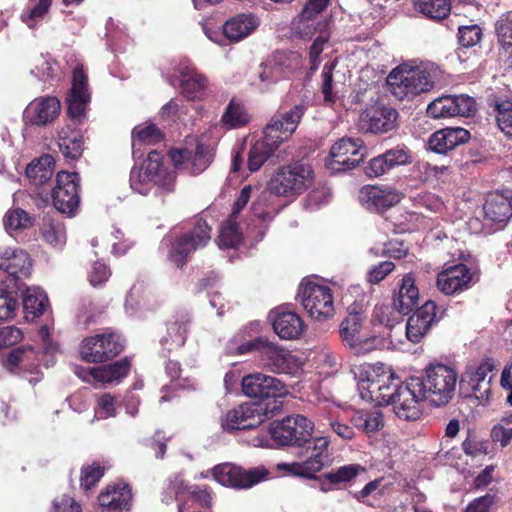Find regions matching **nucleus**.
I'll list each match as a JSON object with an SVG mask.
<instances>
[{
  "instance_id": "39448f33",
  "label": "nucleus",
  "mask_w": 512,
  "mask_h": 512,
  "mask_svg": "<svg viewBox=\"0 0 512 512\" xmlns=\"http://www.w3.org/2000/svg\"><path fill=\"white\" fill-rule=\"evenodd\" d=\"M365 316L359 312H350L340 325V335L348 347L356 353H366L377 348H390L394 345L392 340H385L384 337L366 332L363 323Z\"/></svg>"
},
{
  "instance_id": "ddd939ff",
  "label": "nucleus",
  "mask_w": 512,
  "mask_h": 512,
  "mask_svg": "<svg viewBox=\"0 0 512 512\" xmlns=\"http://www.w3.org/2000/svg\"><path fill=\"white\" fill-rule=\"evenodd\" d=\"M122 349L123 343L120 336L110 332L84 338L80 344L79 353L84 361L99 363L115 357Z\"/></svg>"
},
{
  "instance_id": "a211bd4d",
  "label": "nucleus",
  "mask_w": 512,
  "mask_h": 512,
  "mask_svg": "<svg viewBox=\"0 0 512 512\" xmlns=\"http://www.w3.org/2000/svg\"><path fill=\"white\" fill-rule=\"evenodd\" d=\"M266 418L265 408L261 404L244 403L228 411L222 420L226 431L252 429L259 426Z\"/></svg>"
},
{
  "instance_id": "b1692460",
  "label": "nucleus",
  "mask_w": 512,
  "mask_h": 512,
  "mask_svg": "<svg viewBox=\"0 0 512 512\" xmlns=\"http://www.w3.org/2000/svg\"><path fill=\"white\" fill-rule=\"evenodd\" d=\"M130 362L127 359L112 364L90 368L87 371H76V374L86 382L94 380L102 385L118 384L128 375Z\"/></svg>"
},
{
  "instance_id": "2f4dec72",
  "label": "nucleus",
  "mask_w": 512,
  "mask_h": 512,
  "mask_svg": "<svg viewBox=\"0 0 512 512\" xmlns=\"http://www.w3.org/2000/svg\"><path fill=\"white\" fill-rule=\"evenodd\" d=\"M0 269L20 278L30 274L31 260L28 253L18 248H0Z\"/></svg>"
},
{
  "instance_id": "423d86ee",
  "label": "nucleus",
  "mask_w": 512,
  "mask_h": 512,
  "mask_svg": "<svg viewBox=\"0 0 512 512\" xmlns=\"http://www.w3.org/2000/svg\"><path fill=\"white\" fill-rule=\"evenodd\" d=\"M314 179L311 166L295 162L280 168L269 182V189L276 195L295 197L310 187Z\"/></svg>"
},
{
  "instance_id": "0e129e2a",
  "label": "nucleus",
  "mask_w": 512,
  "mask_h": 512,
  "mask_svg": "<svg viewBox=\"0 0 512 512\" xmlns=\"http://www.w3.org/2000/svg\"><path fill=\"white\" fill-rule=\"evenodd\" d=\"M116 415V404L114 397L104 393L97 398L95 416L98 419H107Z\"/></svg>"
},
{
  "instance_id": "c03bdc74",
  "label": "nucleus",
  "mask_w": 512,
  "mask_h": 512,
  "mask_svg": "<svg viewBox=\"0 0 512 512\" xmlns=\"http://www.w3.org/2000/svg\"><path fill=\"white\" fill-rule=\"evenodd\" d=\"M52 0H29L26 8L21 14V20L30 29L42 24L48 15Z\"/></svg>"
},
{
  "instance_id": "6e6d98bb",
  "label": "nucleus",
  "mask_w": 512,
  "mask_h": 512,
  "mask_svg": "<svg viewBox=\"0 0 512 512\" xmlns=\"http://www.w3.org/2000/svg\"><path fill=\"white\" fill-rule=\"evenodd\" d=\"M412 171L419 180L432 181L447 175L449 168L444 165H433L428 161H418L414 164Z\"/></svg>"
},
{
  "instance_id": "69168bd1",
  "label": "nucleus",
  "mask_w": 512,
  "mask_h": 512,
  "mask_svg": "<svg viewBox=\"0 0 512 512\" xmlns=\"http://www.w3.org/2000/svg\"><path fill=\"white\" fill-rule=\"evenodd\" d=\"M17 306V298L12 292L0 290V320L12 319Z\"/></svg>"
},
{
  "instance_id": "de8ad7c7",
  "label": "nucleus",
  "mask_w": 512,
  "mask_h": 512,
  "mask_svg": "<svg viewBox=\"0 0 512 512\" xmlns=\"http://www.w3.org/2000/svg\"><path fill=\"white\" fill-rule=\"evenodd\" d=\"M221 120L228 128H239L250 121V116L240 101L232 99L226 107Z\"/></svg>"
},
{
  "instance_id": "e433bc0d",
  "label": "nucleus",
  "mask_w": 512,
  "mask_h": 512,
  "mask_svg": "<svg viewBox=\"0 0 512 512\" xmlns=\"http://www.w3.org/2000/svg\"><path fill=\"white\" fill-rule=\"evenodd\" d=\"M22 304L25 319L33 321L43 314L48 304V297L39 287H29L23 293Z\"/></svg>"
},
{
  "instance_id": "3c124183",
  "label": "nucleus",
  "mask_w": 512,
  "mask_h": 512,
  "mask_svg": "<svg viewBox=\"0 0 512 512\" xmlns=\"http://www.w3.org/2000/svg\"><path fill=\"white\" fill-rule=\"evenodd\" d=\"M241 239L242 237L237 227L236 217L229 216L220 228L218 237L219 247L221 249L236 248L241 242Z\"/></svg>"
},
{
  "instance_id": "052dcab7",
  "label": "nucleus",
  "mask_w": 512,
  "mask_h": 512,
  "mask_svg": "<svg viewBox=\"0 0 512 512\" xmlns=\"http://www.w3.org/2000/svg\"><path fill=\"white\" fill-rule=\"evenodd\" d=\"M454 112L450 95L435 99L427 107L428 115L435 119L455 117Z\"/></svg>"
},
{
  "instance_id": "5fc2aeb1",
  "label": "nucleus",
  "mask_w": 512,
  "mask_h": 512,
  "mask_svg": "<svg viewBox=\"0 0 512 512\" xmlns=\"http://www.w3.org/2000/svg\"><path fill=\"white\" fill-rule=\"evenodd\" d=\"M162 134L154 124L138 125L132 131V148L137 145H151L159 142Z\"/></svg>"
},
{
  "instance_id": "f8f14e48",
  "label": "nucleus",
  "mask_w": 512,
  "mask_h": 512,
  "mask_svg": "<svg viewBox=\"0 0 512 512\" xmlns=\"http://www.w3.org/2000/svg\"><path fill=\"white\" fill-rule=\"evenodd\" d=\"M299 55L291 52H276L273 58L259 66L252 84L260 91H267L273 84L286 77L297 67Z\"/></svg>"
},
{
  "instance_id": "6ab92c4d",
  "label": "nucleus",
  "mask_w": 512,
  "mask_h": 512,
  "mask_svg": "<svg viewBox=\"0 0 512 512\" xmlns=\"http://www.w3.org/2000/svg\"><path fill=\"white\" fill-rule=\"evenodd\" d=\"M397 116L395 109L375 103L362 111L359 127L365 132L386 133L395 128Z\"/></svg>"
},
{
  "instance_id": "338daca9",
  "label": "nucleus",
  "mask_w": 512,
  "mask_h": 512,
  "mask_svg": "<svg viewBox=\"0 0 512 512\" xmlns=\"http://www.w3.org/2000/svg\"><path fill=\"white\" fill-rule=\"evenodd\" d=\"M104 475V468L99 464H92L82 468L81 472V486L84 489H90L94 486Z\"/></svg>"
},
{
  "instance_id": "7c9ffc66",
  "label": "nucleus",
  "mask_w": 512,
  "mask_h": 512,
  "mask_svg": "<svg viewBox=\"0 0 512 512\" xmlns=\"http://www.w3.org/2000/svg\"><path fill=\"white\" fill-rule=\"evenodd\" d=\"M483 211L485 218L492 222H506L512 216V190L489 193Z\"/></svg>"
},
{
  "instance_id": "37998d69",
  "label": "nucleus",
  "mask_w": 512,
  "mask_h": 512,
  "mask_svg": "<svg viewBox=\"0 0 512 512\" xmlns=\"http://www.w3.org/2000/svg\"><path fill=\"white\" fill-rule=\"evenodd\" d=\"M40 234L42 239L50 246L61 249L66 243V229L62 222L50 217L43 219Z\"/></svg>"
},
{
  "instance_id": "8fccbe9b",
  "label": "nucleus",
  "mask_w": 512,
  "mask_h": 512,
  "mask_svg": "<svg viewBox=\"0 0 512 512\" xmlns=\"http://www.w3.org/2000/svg\"><path fill=\"white\" fill-rule=\"evenodd\" d=\"M31 74L42 81H49L59 76L60 68L50 55H40L34 60Z\"/></svg>"
},
{
  "instance_id": "7ed1b4c3",
  "label": "nucleus",
  "mask_w": 512,
  "mask_h": 512,
  "mask_svg": "<svg viewBox=\"0 0 512 512\" xmlns=\"http://www.w3.org/2000/svg\"><path fill=\"white\" fill-rule=\"evenodd\" d=\"M175 172L165 168L162 156L157 151H151L139 168H133L130 173V187L141 195H147L154 187L161 194H168L175 188Z\"/></svg>"
},
{
  "instance_id": "5701e85b",
  "label": "nucleus",
  "mask_w": 512,
  "mask_h": 512,
  "mask_svg": "<svg viewBox=\"0 0 512 512\" xmlns=\"http://www.w3.org/2000/svg\"><path fill=\"white\" fill-rule=\"evenodd\" d=\"M436 304L433 301L425 302L406 323V338L412 343H419L429 332L436 319Z\"/></svg>"
},
{
  "instance_id": "f257e3e1",
  "label": "nucleus",
  "mask_w": 512,
  "mask_h": 512,
  "mask_svg": "<svg viewBox=\"0 0 512 512\" xmlns=\"http://www.w3.org/2000/svg\"><path fill=\"white\" fill-rule=\"evenodd\" d=\"M358 390L363 400L378 405H392L396 416L416 420L421 414V403L447 404L454 396L458 375L450 366L428 365L421 377H410L399 383L392 369L383 363L363 364L357 367Z\"/></svg>"
},
{
  "instance_id": "dca6fc26",
  "label": "nucleus",
  "mask_w": 512,
  "mask_h": 512,
  "mask_svg": "<svg viewBox=\"0 0 512 512\" xmlns=\"http://www.w3.org/2000/svg\"><path fill=\"white\" fill-rule=\"evenodd\" d=\"M305 110V106L299 104L287 112L276 113L264 127L265 139L278 148L295 132Z\"/></svg>"
},
{
  "instance_id": "a18cd8bd",
  "label": "nucleus",
  "mask_w": 512,
  "mask_h": 512,
  "mask_svg": "<svg viewBox=\"0 0 512 512\" xmlns=\"http://www.w3.org/2000/svg\"><path fill=\"white\" fill-rule=\"evenodd\" d=\"M276 149L277 147L272 145L265 137L257 140L248 153L247 165L249 171H258Z\"/></svg>"
},
{
  "instance_id": "680f3d73",
  "label": "nucleus",
  "mask_w": 512,
  "mask_h": 512,
  "mask_svg": "<svg viewBox=\"0 0 512 512\" xmlns=\"http://www.w3.org/2000/svg\"><path fill=\"white\" fill-rule=\"evenodd\" d=\"M453 109L455 110L454 115L461 117H469L473 115L477 108L476 102L473 97L460 94V95H450Z\"/></svg>"
},
{
  "instance_id": "ea45409f",
  "label": "nucleus",
  "mask_w": 512,
  "mask_h": 512,
  "mask_svg": "<svg viewBox=\"0 0 512 512\" xmlns=\"http://www.w3.org/2000/svg\"><path fill=\"white\" fill-rule=\"evenodd\" d=\"M351 422L353 426L367 435L379 431L384 426L383 414L379 410H359L356 411Z\"/></svg>"
},
{
  "instance_id": "603ef678",
  "label": "nucleus",
  "mask_w": 512,
  "mask_h": 512,
  "mask_svg": "<svg viewBox=\"0 0 512 512\" xmlns=\"http://www.w3.org/2000/svg\"><path fill=\"white\" fill-rule=\"evenodd\" d=\"M4 227L9 234L32 226L31 216L21 208L10 209L4 216Z\"/></svg>"
},
{
  "instance_id": "864d4df0",
  "label": "nucleus",
  "mask_w": 512,
  "mask_h": 512,
  "mask_svg": "<svg viewBox=\"0 0 512 512\" xmlns=\"http://www.w3.org/2000/svg\"><path fill=\"white\" fill-rule=\"evenodd\" d=\"M336 67V61L326 63L322 71L321 92L326 104H333L338 97V87L333 80V70Z\"/></svg>"
},
{
  "instance_id": "393cba45",
  "label": "nucleus",
  "mask_w": 512,
  "mask_h": 512,
  "mask_svg": "<svg viewBox=\"0 0 512 512\" xmlns=\"http://www.w3.org/2000/svg\"><path fill=\"white\" fill-rule=\"evenodd\" d=\"M182 94L188 100H203L207 95L208 80L188 62L178 67Z\"/></svg>"
},
{
  "instance_id": "412c9836",
  "label": "nucleus",
  "mask_w": 512,
  "mask_h": 512,
  "mask_svg": "<svg viewBox=\"0 0 512 512\" xmlns=\"http://www.w3.org/2000/svg\"><path fill=\"white\" fill-rule=\"evenodd\" d=\"M361 205L372 212L385 211L402 199V194L395 189L367 185L359 191Z\"/></svg>"
},
{
  "instance_id": "f3484780",
  "label": "nucleus",
  "mask_w": 512,
  "mask_h": 512,
  "mask_svg": "<svg viewBox=\"0 0 512 512\" xmlns=\"http://www.w3.org/2000/svg\"><path fill=\"white\" fill-rule=\"evenodd\" d=\"M241 385L243 393L250 398H283L289 393L279 379L263 373L244 376Z\"/></svg>"
},
{
  "instance_id": "79ce46f5",
  "label": "nucleus",
  "mask_w": 512,
  "mask_h": 512,
  "mask_svg": "<svg viewBox=\"0 0 512 512\" xmlns=\"http://www.w3.org/2000/svg\"><path fill=\"white\" fill-rule=\"evenodd\" d=\"M188 323L189 319L186 316L170 322L167 326L166 336L161 339V344L169 351L182 347L186 341Z\"/></svg>"
},
{
  "instance_id": "4c0bfd02",
  "label": "nucleus",
  "mask_w": 512,
  "mask_h": 512,
  "mask_svg": "<svg viewBox=\"0 0 512 512\" xmlns=\"http://www.w3.org/2000/svg\"><path fill=\"white\" fill-rule=\"evenodd\" d=\"M364 468L359 464H349L339 467L322 476L320 481V490L322 492L331 491L335 486L345 484L354 479Z\"/></svg>"
},
{
  "instance_id": "c9c22d12",
  "label": "nucleus",
  "mask_w": 512,
  "mask_h": 512,
  "mask_svg": "<svg viewBox=\"0 0 512 512\" xmlns=\"http://www.w3.org/2000/svg\"><path fill=\"white\" fill-rule=\"evenodd\" d=\"M419 291L411 274L403 277L398 294L394 297L393 305L398 313L407 314L418 304Z\"/></svg>"
},
{
  "instance_id": "cd10ccee",
  "label": "nucleus",
  "mask_w": 512,
  "mask_h": 512,
  "mask_svg": "<svg viewBox=\"0 0 512 512\" xmlns=\"http://www.w3.org/2000/svg\"><path fill=\"white\" fill-rule=\"evenodd\" d=\"M269 317L275 333L282 339H298L304 332V322L295 312L277 308Z\"/></svg>"
},
{
  "instance_id": "58836bf2",
  "label": "nucleus",
  "mask_w": 512,
  "mask_h": 512,
  "mask_svg": "<svg viewBox=\"0 0 512 512\" xmlns=\"http://www.w3.org/2000/svg\"><path fill=\"white\" fill-rule=\"evenodd\" d=\"M55 160L49 155H43L32 161L26 168V175L35 185H42L51 179L54 173Z\"/></svg>"
},
{
  "instance_id": "774afa93",
  "label": "nucleus",
  "mask_w": 512,
  "mask_h": 512,
  "mask_svg": "<svg viewBox=\"0 0 512 512\" xmlns=\"http://www.w3.org/2000/svg\"><path fill=\"white\" fill-rule=\"evenodd\" d=\"M50 512H81V506L73 497L62 495L53 500Z\"/></svg>"
},
{
  "instance_id": "20e7f679",
  "label": "nucleus",
  "mask_w": 512,
  "mask_h": 512,
  "mask_svg": "<svg viewBox=\"0 0 512 512\" xmlns=\"http://www.w3.org/2000/svg\"><path fill=\"white\" fill-rule=\"evenodd\" d=\"M251 351H258L261 354L270 371L296 375L302 369V361L297 355L267 338L258 337L237 347L239 354Z\"/></svg>"
},
{
  "instance_id": "6e6552de",
  "label": "nucleus",
  "mask_w": 512,
  "mask_h": 512,
  "mask_svg": "<svg viewBox=\"0 0 512 512\" xmlns=\"http://www.w3.org/2000/svg\"><path fill=\"white\" fill-rule=\"evenodd\" d=\"M314 423L303 415L288 416L273 422L269 433L279 446L304 447L311 439Z\"/></svg>"
},
{
  "instance_id": "72a5a7b5",
  "label": "nucleus",
  "mask_w": 512,
  "mask_h": 512,
  "mask_svg": "<svg viewBox=\"0 0 512 512\" xmlns=\"http://www.w3.org/2000/svg\"><path fill=\"white\" fill-rule=\"evenodd\" d=\"M259 24V19L254 14H238L224 23L223 34L230 42H239L252 34Z\"/></svg>"
},
{
  "instance_id": "473e14b6",
  "label": "nucleus",
  "mask_w": 512,
  "mask_h": 512,
  "mask_svg": "<svg viewBox=\"0 0 512 512\" xmlns=\"http://www.w3.org/2000/svg\"><path fill=\"white\" fill-rule=\"evenodd\" d=\"M470 134L464 128H444L434 132L428 141L430 149L437 153H446L469 140Z\"/></svg>"
},
{
  "instance_id": "09e8293b",
  "label": "nucleus",
  "mask_w": 512,
  "mask_h": 512,
  "mask_svg": "<svg viewBox=\"0 0 512 512\" xmlns=\"http://www.w3.org/2000/svg\"><path fill=\"white\" fill-rule=\"evenodd\" d=\"M492 106L498 127L507 136H512V99L495 98Z\"/></svg>"
},
{
  "instance_id": "f03ea898",
  "label": "nucleus",
  "mask_w": 512,
  "mask_h": 512,
  "mask_svg": "<svg viewBox=\"0 0 512 512\" xmlns=\"http://www.w3.org/2000/svg\"><path fill=\"white\" fill-rule=\"evenodd\" d=\"M440 70L433 64L412 66L402 64L394 68L387 77L389 91L398 99H412L433 89Z\"/></svg>"
},
{
  "instance_id": "a19ab883",
  "label": "nucleus",
  "mask_w": 512,
  "mask_h": 512,
  "mask_svg": "<svg viewBox=\"0 0 512 512\" xmlns=\"http://www.w3.org/2000/svg\"><path fill=\"white\" fill-rule=\"evenodd\" d=\"M6 366L11 372L34 371L38 367V354L31 347L17 348L9 354Z\"/></svg>"
},
{
  "instance_id": "0eeeda50",
  "label": "nucleus",
  "mask_w": 512,
  "mask_h": 512,
  "mask_svg": "<svg viewBox=\"0 0 512 512\" xmlns=\"http://www.w3.org/2000/svg\"><path fill=\"white\" fill-rule=\"evenodd\" d=\"M298 298L312 319L322 322L333 317L334 298L328 286L314 281H303L299 287Z\"/></svg>"
},
{
  "instance_id": "2eb2a0df",
  "label": "nucleus",
  "mask_w": 512,
  "mask_h": 512,
  "mask_svg": "<svg viewBox=\"0 0 512 512\" xmlns=\"http://www.w3.org/2000/svg\"><path fill=\"white\" fill-rule=\"evenodd\" d=\"M211 473L219 484L236 489L250 488L264 480L267 474L264 468L244 470L230 463L216 465Z\"/></svg>"
},
{
  "instance_id": "4be33fe9",
  "label": "nucleus",
  "mask_w": 512,
  "mask_h": 512,
  "mask_svg": "<svg viewBox=\"0 0 512 512\" xmlns=\"http://www.w3.org/2000/svg\"><path fill=\"white\" fill-rule=\"evenodd\" d=\"M411 162V151L406 146H397L372 158L366 167V174L370 177H379L391 169Z\"/></svg>"
},
{
  "instance_id": "aec40b11",
  "label": "nucleus",
  "mask_w": 512,
  "mask_h": 512,
  "mask_svg": "<svg viewBox=\"0 0 512 512\" xmlns=\"http://www.w3.org/2000/svg\"><path fill=\"white\" fill-rule=\"evenodd\" d=\"M90 101L87 76L82 66H76L72 74V86L67 96L69 116L80 122L84 116L86 107Z\"/></svg>"
},
{
  "instance_id": "4d7b16f0",
  "label": "nucleus",
  "mask_w": 512,
  "mask_h": 512,
  "mask_svg": "<svg viewBox=\"0 0 512 512\" xmlns=\"http://www.w3.org/2000/svg\"><path fill=\"white\" fill-rule=\"evenodd\" d=\"M495 31L501 47L512 54V11L497 20Z\"/></svg>"
},
{
  "instance_id": "9b49d317",
  "label": "nucleus",
  "mask_w": 512,
  "mask_h": 512,
  "mask_svg": "<svg viewBox=\"0 0 512 512\" xmlns=\"http://www.w3.org/2000/svg\"><path fill=\"white\" fill-rule=\"evenodd\" d=\"M329 445L330 441L327 437L311 438L305 445L308 453L305 461L302 463L283 464L279 465V467L293 475L313 478L317 472L330 463Z\"/></svg>"
},
{
  "instance_id": "49530a36",
  "label": "nucleus",
  "mask_w": 512,
  "mask_h": 512,
  "mask_svg": "<svg viewBox=\"0 0 512 512\" xmlns=\"http://www.w3.org/2000/svg\"><path fill=\"white\" fill-rule=\"evenodd\" d=\"M415 9L433 20L446 18L451 11L449 0H415Z\"/></svg>"
},
{
  "instance_id": "a878e982",
  "label": "nucleus",
  "mask_w": 512,
  "mask_h": 512,
  "mask_svg": "<svg viewBox=\"0 0 512 512\" xmlns=\"http://www.w3.org/2000/svg\"><path fill=\"white\" fill-rule=\"evenodd\" d=\"M473 281V273L464 264L451 266L437 276V287L444 294L451 295L468 289Z\"/></svg>"
},
{
  "instance_id": "bb28decb",
  "label": "nucleus",
  "mask_w": 512,
  "mask_h": 512,
  "mask_svg": "<svg viewBox=\"0 0 512 512\" xmlns=\"http://www.w3.org/2000/svg\"><path fill=\"white\" fill-rule=\"evenodd\" d=\"M395 309V306L388 304H377L371 314L370 323L373 326V333L380 335L385 340H392L394 345H390V348H396L401 343L400 340L394 339L393 331L395 323L398 322L399 316Z\"/></svg>"
},
{
  "instance_id": "13d9d810",
  "label": "nucleus",
  "mask_w": 512,
  "mask_h": 512,
  "mask_svg": "<svg viewBox=\"0 0 512 512\" xmlns=\"http://www.w3.org/2000/svg\"><path fill=\"white\" fill-rule=\"evenodd\" d=\"M214 157L212 148L198 144L193 159H190L188 166L192 174L202 173L212 162Z\"/></svg>"
},
{
  "instance_id": "c756f323",
  "label": "nucleus",
  "mask_w": 512,
  "mask_h": 512,
  "mask_svg": "<svg viewBox=\"0 0 512 512\" xmlns=\"http://www.w3.org/2000/svg\"><path fill=\"white\" fill-rule=\"evenodd\" d=\"M131 499V490L126 483L108 485L98 497L101 512L128 510Z\"/></svg>"
},
{
  "instance_id": "1a4fd4ad",
  "label": "nucleus",
  "mask_w": 512,
  "mask_h": 512,
  "mask_svg": "<svg viewBox=\"0 0 512 512\" xmlns=\"http://www.w3.org/2000/svg\"><path fill=\"white\" fill-rule=\"evenodd\" d=\"M211 239V228L206 221L198 219L195 226L187 233H184L175 241L165 238L162 244L171 245L169 258L178 267L182 266L186 258L195 250L203 248Z\"/></svg>"
},
{
  "instance_id": "c85d7f7f",
  "label": "nucleus",
  "mask_w": 512,
  "mask_h": 512,
  "mask_svg": "<svg viewBox=\"0 0 512 512\" xmlns=\"http://www.w3.org/2000/svg\"><path fill=\"white\" fill-rule=\"evenodd\" d=\"M60 108V102L56 97H39L29 103L24 111V117L30 123L46 125L56 119Z\"/></svg>"
},
{
  "instance_id": "bf43d9fd",
  "label": "nucleus",
  "mask_w": 512,
  "mask_h": 512,
  "mask_svg": "<svg viewBox=\"0 0 512 512\" xmlns=\"http://www.w3.org/2000/svg\"><path fill=\"white\" fill-rule=\"evenodd\" d=\"M59 147L62 153L71 159H76L82 154V140L78 133H74L71 137L67 135L65 130L59 132Z\"/></svg>"
},
{
  "instance_id": "4468645a",
  "label": "nucleus",
  "mask_w": 512,
  "mask_h": 512,
  "mask_svg": "<svg viewBox=\"0 0 512 512\" xmlns=\"http://www.w3.org/2000/svg\"><path fill=\"white\" fill-rule=\"evenodd\" d=\"M80 177L76 172L61 171L57 174L52 192L54 207L62 214L73 216L78 209Z\"/></svg>"
},
{
  "instance_id": "9d476101",
  "label": "nucleus",
  "mask_w": 512,
  "mask_h": 512,
  "mask_svg": "<svg viewBox=\"0 0 512 512\" xmlns=\"http://www.w3.org/2000/svg\"><path fill=\"white\" fill-rule=\"evenodd\" d=\"M366 149L360 138L343 137L333 144L325 166L331 172H342L355 168L364 159Z\"/></svg>"
},
{
  "instance_id": "e2e57ef3",
  "label": "nucleus",
  "mask_w": 512,
  "mask_h": 512,
  "mask_svg": "<svg viewBox=\"0 0 512 512\" xmlns=\"http://www.w3.org/2000/svg\"><path fill=\"white\" fill-rule=\"evenodd\" d=\"M482 30L478 25L460 26L458 29V40L463 47H472L480 42Z\"/></svg>"
},
{
  "instance_id": "f704fd0d",
  "label": "nucleus",
  "mask_w": 512,
  "mask_h": 512,
  "mask_svg": "<svg viewBox=\"0 0 512 512\" xmlns=\"http://www.w3.org/2000/svg\"><path fill=\"white\" fill-rule=\"evenodd\" d=\"M493 368V363L490 360H485L476 367H470L466 372L474 396L481 402L487 401L489 398L491 377L488 375Z\"/></svg>"
}]
</instances>
